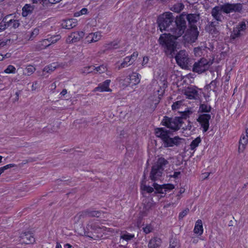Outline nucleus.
<instances>
[{"mask_svg": "<svg viewBox=\"0 0 248 248\" xmlns=\"http://www.w3.org/2000/svg\"><path fill=\"white\" fill-rule=\"evenodd\" d=\"M174 22L175 26L170 29V33L161 34L158 39L166 54L171 57L176 55L177 52V43L175 40L184 33L187 28L185 13L177 16Z\"/></svg>", "mask_w": 248, "mask_h": 248, "instance_id": "f257e3e1", "label": "nucleus"}, {"mask_svg": "<svg viewBox=\"0 0 248 248\" xmlns=\"http://www.w3.org/2000/svg\"><path fill=\"white\" fill-rule=\"evenodd\" d=\"M243 5L241 3H225L223 4L215 6L212 8L211 14L213 18L217 22H223L225 17L223 13L229 14L231 13H241Z\"/></svg>", "mask_w": 248, "mask_h": 248, "instance_id": "f03ea898", "label": "nucleus"}, {"mask_svg": "<svg viewBox=\"0 0 248 248\" xmlns=\"http://www.w3.org/2000/svg\"><path fill=\"white\" fill-rule=\"evenodd\" d=\"M155 135L161 140L162 145L164 148L179 147L185 140V139L178 136L171 137L173 133L165 127L155 128Z\"/></svg>", "mask_w": 248, "mask_h": 248, "instance_id": "7ed1b4c3", "label": "nucleus"}, {"mask_svg": "<svg viewBox=\"0 0 248 248\" xmlns=\"http://www.w3.org/2000/svg\"><path fill=\"white\" fill-rule=\"evenodd\" d=\"M188 115V112L184 111L182 112L181 116L179 117H169L165 116L161 124L173 133L178 131L182 127V124L184 123L183 120L186 119Z\"/></svg>", "mask_w": 248, "mask_h": 248, "instance_id": "20e7f679", "label": "nucleus"}, {"mask_svg": "<svg viewBox=\"0 0 248 248\" xmlns=\"http://www.w3.org/2000/svg\"><path fill=\"white\" fill-rule=\"evenodd\" d=\"M174 17L170 12H166L160 15L158 17L157 23L160 31L162 32L166 31L170 33V29H172L170 26L174 22Z\"/></svg>", "mask_w": 248, "mask_h": 248, "instance_id": "39448f33", "label": "nucleus"}, {"mask_svg": "<svg viewBox=\"0 0 248 248\" xmlns=\"http://www.w3.org/2000/svg\"><path fill=\"white\" fill-rule=\"evenodd\" d=\"M246 24L245 21L239 22L235 27L233 28L230 35L231 42L234 43L245 33Z\"/></svg>", "mask_w": 248, "mask_h": 248, "instance_id": "423d86ee", "label": "nucleus"}, {"mask_svg": "<svg viewBox=\"0 0 248 248\" xmlns=\"http://www.w3.org/2000/svg\"><path fill=\"white\" fill-rule=\"evenodd\" d=\"M211 63L205 58H201L195 62L193 66V71L199 74L202 73L207 70Z\"/></svg>", "mask_w": 248, "mask_h": 248, "instance_id": "0eeeda50", "label": "nucleus"}, {"mask_svg": "<svg viewBox=\"0 0 248 248\" xmlns=\"http://www.w3.org/2000/svg\"><path fill=\"white\" fill-rule=\"evenodd\" d=\"M177 64L184 69L188 67L189 58L188 54L185 50L180 51L175 56Z\"/></svg>", "mask_w": 248, "mask_h": 248, "instance_id": "6e6552de", "label": "nucleus"}, {"mask_svg": "<svg viewBox=\"0 0 248 248\" xmlns=\"http://www.w3.org/2000/svg\"><path fill=\"white\" fill-rule=\"evenodd\" d=\"M199 35V31L197 27L189 28L183 37L187 42L193 43L197 40Z\"/></svg>", "mask_w": 248, "mask_h": 248, "instance_id": "1a4fd4ad", "label": "nucleus"}, {"mask_svg": "<svg viewBox=\"0 0 248 248\" xmlns=\"http://www.w3.org/2000/svg\"><path fill=\"white\" fill-rule=\"evenodd\" d=\"M211 115L209 113L199 114L197 119V122L199 123L202 128L203 133L208 131L209 127V120L211 119Z\"/></svg>", "mask_w": 248, "mask_h": 248, "instance_id": "9d476101", "label": "nucleus"}, {"mask_svg": "<svg viewBox=\"0 0 248 248\" xmlns=\"http://www.w3.org/2000/svg\"><path fill=\"white\" fill-rule=\"evenodd\" d=\"M199 89L197 87L191 86L187 87L184 91V94L189 99H198L200 98Z\"/></svg>", "mask_w": 248, "mask_h": 248, "instance_id": "9b49d317", "label": "nucleus"}, {"mask_svg": "<svg viewBox=\"0 0 248 248\" xmlns=\"http://www.w3.org/2000/svg\"><path fill=\"white\" fill-rule=\"evenodd\" d=\"M102 228L95 223H89L86 226V229L85 230L84 234L85 236L89 237L91 238H93L95 236L93 234V232H99L101 231Z\"/></svg>", "mask_w": 248, "mask_h": 248, "instance_id": "f8f14e48", "label": "nucleus"}, {"mask_svg": "<svg viewBox=\"0 0 248 248\" xmlns=\"http://www.w3.org/2000/svg\"><path fill=\"white\" fill-rule=\"evenodd\" d=\"M140 75L137 73H133L128 77L124 79V83L123 84L126 86H128L130 84L132 85H135L138 84L140 81Z\"/></svg>", "mask_w": 248, "mask_h": 248, "instance_id": "ddd939ff", "label": "nucleus"}, {"mask_svg": "<svg viewBox=\"0 0 248 248\" xmlns=\"http://www.w3.org/2000/svg\"><path fill=\"white\" fill-rule=\"evenodd\" d=\"M186 20L188 23L189 28L197 27L198 21L200 19V15L196 14H185Z\"/></svg>", "mask_w": 248, "mask_h": 248, "instance_id": "4468645a", "label": "nucleus"}, {"mask_svg": "<svg viewBox=\"0 0 248 248\" xmlns=\"http://www.w3.org/2000/svg\"><path fill=\"white\" fill-rule=\"evenodd\" d=\"M138 56L137 51L134 52L131 56L126 57L119 67V69L131 65L137 59Z\"/></svg>", "mask_w": 248, "mask_h": 248, "instance_id": "2eb2a0df", "label": "nucleus"}, {"mask_svg": "<svg viewBox=\"0 0 248 248\" xmlns=\"http://www.w3.org/2000/svg\"><path fill=\"white\" fill-rule=\"evenodd\" d=\"M84 34L82 31L72 32L67 38L66 42L68 43L77 42L84 37Z\"/></svg>", "mask_w": 248, "mask_h": 248, "instance_id": "dca6fc26", "label": "nucleus"}, {"mask_svg": "<svg viewBox=\"0 0 248 248\" xmlns=\"http://www.w3.org/2000/svg\"><path fill=\"white\" fill-rule=\"evenodd\" d=\"M163 171V169H159L157 166L153 165L150 172V179L153 181L159 179L162 175Z\"/></svg>", "mask_w": 248, "mask_h": 248, "instance_id": "f3484780", "label": "nucleus"}, {"mask_svg": "<svg viewBox=\"0 0 248 248\" xmlns=\"http://www.w3.org/2000/svg\"><path fill=\"white\" fill-rule=\"evenodd\" d=\"M20 238L21 243H25L26 244L32 243L35 242V238L33 235L30 232H24L21 233Z\"/></svg>", "mask_w": 248, "mask_h": 248, "instance_id": "a211bd4d", "label": "nucleus"}, {"mask_svg": "<svg viewBox=\"0 0 248 248\" xmlns=\"http://www.w3.org/2000/svg\"><path fill=\"white\" fill-rule=\"evenodd\" d=\"M110 81V79H107L103 82L100 83L97 87L94 88V91H99L100 92H111V89L109 88Z\"/></svg>", "mask_w": 248, "mask_h": 248, "instance_id": "6ab92c4d", "label": "nucleus"}, {"mask_svg": "<svg viewBox=\"0 0 248 248\" xmlns=\"http://www.w3.org/2000/svg\"><path fill=\"white\" fill-rule=\"evenodd\" d=\"M77 25V20L76 19H67L62 21V28L71 29Z\"/></svg>", "mask_w": 248, "mask_h": 248, "instance_id": "aec40b11", "label": "nucleus"}, {"mask_svg": "<svg viewBox=\"0 0 248 248\" xmlns=\"http://www.w3.org/2000/svg\"><path fill=\"white\" fill-rule=\"evenodd\" d=\"M162 243L161 239L158 237H154L151 238L148 245V248H158Z\"/></svg>", "mask_w": 248, "mask_h": 248, "instance_id": "412c9836", "label": "nucleus"}, {"mask_svg": "<svg viewBox=\"0 0 248 248\" xmlns=\"http://www.w3.org/2000/svg\"><path fill=\"white\" fill-rule=\"evenodd\" d=\"M203 226L202 222V220L198 219L195 223V225L194 229V232L195 234L201 235L203 233Z\"/></svg>", "mask_w": 248, "mask_h": 248, "instance_id": "4be33fe9", "label": "nucleus"}, {"mask_svg": "<svg viewBox=\"0 0 248 248\" xmlns=\"http://www.w3.org/2000/svg\"><path fill=\"white\" fill-rule=\"evenodd\" d=\"M212 108L210 105L207 104H201L198 112L200 114L208 113L211 110Z\"/></svg>", "mask_w": 248, "mask_h": 248, "instance_id": "5701e85b", "label": "nucleus"}, {"mask_svg": "<svg viewBox=\"0 0 248 248\" xmlns=\"http://www.w3.org/2000/svg\"><path fill=\"white\" fill-rule=\"evenodd\" d=\"M34 9V6L29 4H26L22 8V15L24 17L27 16L28 15L32 13Z\"/></svg>", "mask_w": 248, "mask_h": 248, "instance_id": "b1692460", "label": "nucleus"}, {"mask_svg": "<svg viewBox=\"0 0 248 248\" xmlns=\"http://www.w3.org/2000/svg\"><path fill=\"white\" fill-rule=\"evenodd\" d=\"M101 38V34L99 32H95L90 33L89 36L87 37V41L89 43L95 42Z\"/></svg>", "mask_w": 248, "mask_h": 248, "instance_id": "393cba45", "label": "nucleus"}, {"mask_svg": "<svg viewBox=\"0 0 248 248\" xmlns=\"http://www.w3.org/2000/svg\"><path fill=\"white\" fill-rule=\"evenodd\" d=\"M248 141V136L247 135H242L239 140L240 145L238 148L239 151H243L244 149L245 145L247 144Z\"/></svg>", "mask_w": 248, "mask_h": 248, "instance_id": "a878e982", "label": "nucleus"}, {"mask_svg": "<svg viewBox=\"0 0 248 248\" xmlns=\"http://www.w3.org/2000/svg\"><path fill=\"white\" fill-rule=\"evenodd\" d=\"M120 237L127 242L133 239L135 237V235L131 234L126 231L122 232L120 233Z\"/></svg>", "mask_w": 248, "mask_h": 248, "instance_id": "bb28decb", "label": "nucleus"}, {"mask_svg": "<svg viewBox=\"0 0 248 248\" xmlns=\"http://www.w3.org/2000/svg\"><path fill=\"white\" fill-rule=\"evenodd\" d=\"M85 210L87 213V217H98L101 214V212L100 211H96L92 209H88Z\"/></svg>", "mask_w": 248, "mask_h": 248, "instance_id": "cd10ccee", "label": "nucleus"}, {"mask_svg": "<svg viewBox=\"0 0 248 248\" xmlns=\"http://www.w3.org/2000/svg\"><path fill=\"white\" fill-rule=\"evenodd\" d=\"M49 46H50V43H49L48 40L47 39H43L37 43L36 48L38 50H42Z\"/></svg>", "mask_w": 248, "mask_h": 248, "instance_id": "c85d7f7f", "label": "nucleus"}, {"mask_svg": "<svg viewBox=\"0 0 248 248\" xmlns=\"http://www.w3.org/2000/svg\"><path fill=\"white\" fill-rule=\"evenodd\" d=\"M180 241L177 238L175 237L170 238L169 248H180Z\"/></svg>", "mask_w": 248, "mask_h": 248, "instance_id": "c756f323", "label": "nucleus"}, {"mask_svg": "<svg viewBox=\"0 0 248 248\" xmlns=\"http://www.w3.org/2000/svg\"><path fill=\"white\" fill-rule=\"evenodd\" d=\"M169 162L165 159L164 158L160 157L158 159L156 163L154 165L157 166L159 169H163L164 170V167L168 164Z\"/></svg>", "mask_w": 248, "mask_h": 248, "instance_id": "7c9ffc66", "label": "nucleus"}, {"mask_svg": "<svg viewBox=\"0 0 248 248\" xmlns=\"http://www.w3.org/2000/svg\"><path fill=\"white\" fill-rule=\"evenodd\" d=\"M184 8V5L182 3L178 2L175 4L170 8V10L175 13H180L183 10Z\"/></svg>", "mask_w": 248, "mask_h": 248, "instance_id": "2f4dec72", "label": "nucleus"}, {"mask_svg": "<svg viewBox=\"0 0 248 248\" xmlns=\"http://www.w3.org/2000/svg\"><path fill=\"white\" fill-rule=\"evenodd\" d=\"M58 67V64L57 63H52L50 64L45 66L44 68V72L46 73H51L54 71Z\"/></svg>", "mask_w": 248, "mask_h": 248, "instance_id": "473e14b6", "label": "nucleus"}, {"mask_svg": "<svg viewBox=\"0 0 248 248\" xmlns=\"http://www.w3.org/2000/svg\"><path fill=\"white\" fill-rule=\"evenodd\" d=\"M201 142V139L200 137L196 138L191 142L190 149L191 150H194L196 147L199 146V143Z\"/></svg>", "mask_w": 248, "mask_h": 248, "instance_id": "72a5a7b5", "label": "nucleus"}, {"mask_svg": "<svg viewBox=\"0 0 248 248\" xmlns=\"http://www.w3.org/2000/svg\"><path fill=\"white\" fill-rule=\"evenodd\" d=\"M87 217V213L86 212V210H84L82 212L78 213L74 217V219L76 222H79L82 219L86 218Z\"/></svg>", "mask_w": 248, "mask_h": 248, "instance_id": "f704fd0d", "label": "nucleus"}, {"mask_svg": "<svg viewBox=\"0 0 248 248\" xmlns=\"http://www.w3.org/2000/svg\"><path fill=\"white\" fill-rule=\"evenodd\" d=\"M217 81L216 80H212L210 83L205 86L206 89H209L210 90H212L213 92L217 93V91L215 90L217 86Z\"/></svg>", "mask_w": 248, "mask_h": 248, "instance_id": "c9c22d12", "label": "nucleus"}, {"mask_svg": "<svg viewBox=\"0 0 248 248\" xmlns=\"http://www.w3.org/2000/svg\"><path fill=\"white\" fill-rule=\"evenodd\" d=\"M8 26L9 27L16 29L19 27L20 23L17 20L10 19L8 21Z\"/></svg>", "mask_w": 248, "mask_h": 248, "instance_id": "e433bc0d", "label": "nucleus"}, {"mask_svg": "<svg viewBox=\"0 0 248 248\" xmlns=\"http://www.w3.org/2000/svg\"><path fill=\"white\" fill-rule=\"evenodd\" d=\"M205 48H203L202 46H198L194 48V53L196 57H200L202 56L203 53V51L205 50Z\"/></svg>", "mask_w": 248, "mask_h": 248, "instance_id": "4c0bfd02", "label": "nucleus"}, {"mask_svg": "<svg viewBox=\"0 0 248 248\" xmlns=\"http://www.w3.org/2000/svg\"><path fill=\"white\" fill-rule=\"evenodd\" d=\"M94 71V66H88L80 69V73L82 74H89Z\"/></svg>", "mask_w": 248, "mask_h": 248, "instance_id": "58836bf2", "label": "nucleus"}, {"mask_svg": "<svg viewBox=\"0 0 248 248\" xmlns=\"http://www.w3.org/2000/svg\"><path fill=\"white\" fill-rule=\"evenodd\" d=\"M4 72L6 74H15L16 72V70L15 66L9 65L4 70Z\"/></svg>", "mask_w": 248, "mask_h": 248, "instance_id": "ea45409f", "label": "nucleus"}, {"mask_svg": "<svg viewBox=\"0 0 248 248\" xmlns=\"http://www.w3.org/2000/svg\"><path fill=\"white\" fill-rule=\"evenodd\" d=\"M61 39V36L58 34L56 35L52 36L47 39L48 40L49 43H50V45L52 44H54L57 42L58 40Z\"/></svg>", "mask_w": 248, "mask_h": 248, "instance_id": "a19ab883", "label": "nucleus"}, {"mask_svg": "<svg viewBox=\"0 0 248 248\" xmlns=\"http://www.w3.org/2000/svg\"><path fill=\"white\" fill-rule=\"evenodd\" d=\"M154 188L156 190L157 192L161 194H166L167 191H164V188L161 185H159L156 183L153 184Z\"/></svg>", "mask_w": 248, "mask_h": 248, "instance_id": "79ce46f5", "label": "nucleus"}, {"mask_svg": "<svg viewBox=\"0 0 248 248\" xmlns=\"http://www.w3.org/2000/svg\"><path fill=\"white\" fill-rule=\"evenodd\" d=\"M161 186L163 187L164 191L170 192L174 188V185L171 184H164Z\"/></svg>", "mask_w": 248, "mask_h": 248, "instance_id": "37998d69", "label": "nucleus"}, {"mask_svg": "<svg viewBox=\"0 0 248 248\" xmlns=\"http://www.w3.org/2000/svg\"><path fill=\"white\" fill-rule=\"evenodd\" d=\"M106 67L104 65H101L97 67L94 66V71L99 72V73H104L106 71Z\"/></svg>", "mask_w": 248, "mask_h": 248, "instance_id": "c03bdc74", "label": "nucleus"}, {"mask_svg": "<svg viewBox=\"0 0 248 248\" xmlns=\"http://www.w3.org/2000/svg\"><path fill=\"white\" fill-rule=\"evenodd\" d=\"M189 210L188 208H186L185 210L182 211L179 213L178 218L179 220L182 219L185 216H186L188 213Z\"/></svg>", "mask_w": 248, "mask_h": 248, "instance_id": "a18cd8bd", "label": "nucleus"}, {"mask_svg": "<svg viewBox=\"0 0 248 248\" xmlns=\"http://www.w3.org/2000/svg\"><path fill=\"white\" fill-rule=\"evenodd\" d=\"M142 230L144 232H145L146 234H148L152 232L153 228L150 224H148L146 225L145 227H143Z\"/></svg>", "mask_w": 248, "mask_h": 248, "instance_id": "49530a36", "label": "nucleus"}, {"mask_svg": "<svg viewBox=\"0 0 248 248\" xmlns=\"http://www.w3.org/2000/svg\"><path fill=\"white\" fill-rule=\"evenodd\" d=\"M39 32V30L38 28H35L33 31L31 33V36L30 37L29 39H33L35 37H36Z\"/></svg>", "mask_w": 248, "mask_h": 248, "instance_id": "de8ad7c7", "label": "nucleus"}, {"mask_svg": "<svg viewBox=\"0 0 248 248\" xmlns=\"http://www.w3.org/2000/svg\"><path fill=\"white\" fill-rule=\"evenodd\" d=\"M88 10L87 8H83L79 12H77L74 14L75 16H78L80 15H85L87 13Z\"/></svg>", "mask_w": 248, "mask_h": 248, "instance_id": "09e8293b", "label": "nucleus"}, {"mask_svg": "<svg viewBox=\"0 0 248 248\" xmlns=\"http://www.w3.org/2000/svg\"><path fill=\"white\" fill-rule=\"evenodd\" d=\"M26 70L27 72L28 75H30L35 71V68L32 65H29L27 67Z\"/></svg>", "mask_w": 248, "mask_h": 248, "instance_id": "8fccbe9b", "label": "nucleus"}, {"mask_svg": "<svg viewBox=\"0 0 248 248\" xmlns=\"http://www.w3.org/2000/svg\"><path fill=\"white\" fill-rule=\"evenodd\" d=\"M33 3H39L42 4L44 7L45 6H47V0H32Z\"/></svg>", "mask_w": 248, "mask_h": 248, "instance_id": "3c124183", "label": "nucleus"}, {"mask_svg": "<svg viewBox=\"0 0 248 248\" xmlns=\"http://www.w3.org/2000/svg\"><path fill=\"white\" fill-rule=\"evenodd\" d=\"M182 102L181 101H176L174 102L171 106L172 109L175 110L179 108V107L182 105Z\"/></svg>", "mask_w": 248, "mask_h": 248, "instance_id": "603ef678", "label": "nucleus"}, {"mask_svg": "<svg viewBox=\"0 0 248 248\" xmlns=\"http://www.w3.org/2000/svg\"><path fill=\"white\" fill-rule=\"evenodd\" d=\"M142 189L144 191H146L149 193H151L154 191V188L145 185L143 186Z\"/></svg>", "mask_w": 248, "mask_h": 248, "instance_id": "864d4df0", "label": "nucleus"}, {"mask_svg": "<svg viewBox=\"0 0 248 248\" xmlns=\"http://www.w3.org/2000/svg\"><path fill=\"white\" fill-rule=\"evenodd\" d=\"M152 205V203L151 202H145L144 203L143 209L145 210V211H148L151 208Z\"/></svg>", "mask_w": 248, "mask_h": 248, "instance_id": "5fc2aeb1", "label": "nucleus"}, {"mask_svg": "<svg viewBox=\"0 0 248 248\" xmlns=\"http://www.w3.org/2000/svg\"><path fill=\"white\" fill-rule=\"evenodd\" d=\"M7 24L8 23H6L3 21H1L0 23V31L5 30L7 27H8L9 26H8Z\"/></svg>", "mask_w": 248, "mask_h": 248, "instance_id": "6e6d98bb", "label": "nucleus"}, {"mask_svg": "<svg viewBox=\"0 0 248 248\" xmlns=\"http://www.w3.org/2000/svg\"><path fill=\"white\" fill-rule=\"evenodd\" d=\"M219 22L217 21H212L210 23L209 27L212 28L214 30L216 29V27L217 25Z\"/></svg>", "mask_w": 248, "mask_h": 248, "instance_id": "4d7b16f0", "label": "nucleus"}, {"mask_svg": "<svg viewBox=\"0 0 248 248\" xmlns=\"http://www.w3.org/2000/svg\"><path fill=\"white\" fill-rule=\"evenodd\" d=\"M15 166V164H10L7 165L6 166H4L2 167H1V169H2L3 170V171H4V170H6L11 168H12V167H14Z\"/></svg>", "mask_w": 248, "mask_h": 248, "instance_id": "13d9d810", "label": "nucleus"}, {"mask_svg": "<svg viewBox=\"0 0 248 248\" xmlns=\"http://www.w3.org/2000/svg\"><path fill=\"white\" fill-rule=\"evenodd\" d=\"M181 174L180 171H175L173 173V174L172 175H171V177H172L174 178H178L179 175H180Z\"/></svg>", "mask_w": 248, "mask_h": 248, "instance_id": "bf43d9fd", "label": "nucleus"}, {"mask_svg": "<svg viewBox=\"0 0 248 248\" xmlns=\"http://www.w3.org/2000/svg\"><path fill=\"white\" fill-rule=\"evenodd\" d=\"M149 59L147 57L144 56L143 58V61H142V65H144L148 63Z\"/></svg>", "mask_w": 248, "mask_h": 248, "instance_id": "052dcab7", "label": "nucleus"}, {"mask_svg": "<svg viewBox=\"0 0 248 248\" xmlns=\"http://www.w3.org/2000/svg\"><path fill=\"white\" fill-rule=\"evenodd\" d=\"M47 2L51 4H55L56 3L59 2L62 0H47Z\"/></svg>", "mask_w": 248, "mask_h": 248, "instance_id": "680f3d73", "label": "nucleus"}, {"mask_svg": "<svg viewBox=\"0 0 248 248\" xmlns=\"http://www.w3.org/2000/svg\"><path fill=\"white\" fill-rule=\"evenodd\" d=\"M191 127H192V126H191V124H190V122H188V124L187 125V126H186V127H182V129H183L184 130H186V129L190 130L191 129Z\"/></svg>", "mask_w": 248, "mask_h": 248, "instance_id": "e2e57ef3", "label": "nucleus"}, {"mask_svg": "<svg viewBox=\"0 0 248 248\" xmlns=\"http://www.w3.org/2000/svg\"><path fill=\"white\" fill-rule=\"evenodd\" d=\"M11 15H8L5 16L4 17L2 18V21L4 22V23H7L8 21V18L9 16H10Z\"/></svg>", "mask_w": 248, "mask_h": 248, "instance_id": "0e129e2a", "label": "nucleus"}, {"mask_svg": "<svg viewBox=\"0 0 248 248\" xmlns=\"http://www.w3.org/2000/svg\"><path fill=\"white\" fill-rule=\"evenodd\" d=\"M67 93V90L64 89H63L62 91L61 92L60 94L62 96H64V95H65Z\"/></svg>", "mask_w": 248, "mask_h": 248, "instance_id": "69168bd1", "label": "nucleus"}, {"mask_svg": "<svg viewBox=\"0 0 248 248\" xmlns=\"http://www.w3.org/2000/svg\"><path fill=\"white\" fill-rule=\"evenodd\" d=\"M50 86H51V90H54V89H56V87H57V86H56V83H55V82H53V83H52L51 84Z\"/></svg>", "mask_w": 248, "mask_h": 248, "instance_id": "338daca9", "label": "nucleus"}, {"mask_svg": "<svg viewBox=\"0 0 248 248\" xmlns=\"http://www.w3.org/2000/svg\"><path fill=\"white\" fill-rule=\"evenodd\" d=\"M72 246L70 244H68V243H67V244H65V245H64V247L65 248H72Z\"/></svg>", "mask_w": 248, "mask_h": 248, "instance_id": "774afa93", "label": "nucleus"}]
</instances>
